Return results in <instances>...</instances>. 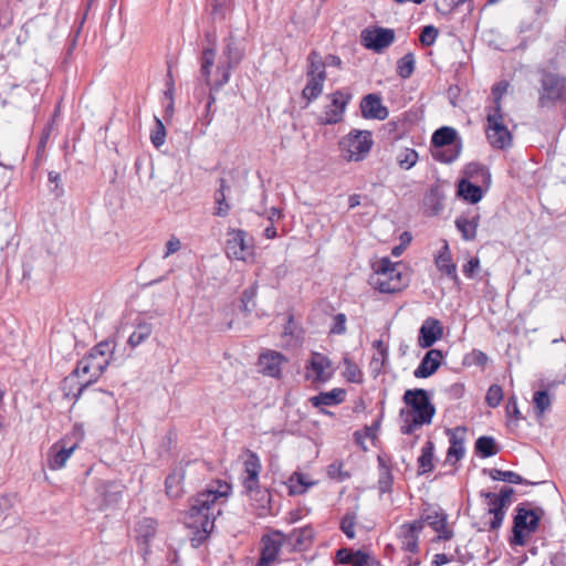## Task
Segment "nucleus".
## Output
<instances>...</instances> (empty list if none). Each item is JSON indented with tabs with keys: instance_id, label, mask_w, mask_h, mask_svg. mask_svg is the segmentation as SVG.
<instances>
[{
	"instance_id": "1",
	"label": "nucleus",
	"mask_w": 566,
	"mask_h": 566,
	"mask_svg": "<svg viewBox=\"0 0 566 566\" xmlns=\"http://www.w3.org/2000/svg\"><path fill=\"white\" fill-rule=\"evenodd\" d=\"M229 490L230 485L224 483L220 484L218 490L208 489L191 499L186 516V525L192 530L190 538L192 547L201 546L213 531V505L218 499L228 496Z\"/></svg>"
},
{
	"instance_id": "2",
	"label": "nucleus",
	"mask_w": 566,
	"mask_h": 566,
	"mask_svg": "<svg viewBox=\"0 0 566 566\" xmlns=\"http://www.w3.org/2000/svg\"><path fill=\"white\" fill-rule=\"evenodd\" d=\"M222 55L223 61L217 66L214 80L211 78V71L214 65L216 49L205 48L200 56V75L205 84L210 87L211 91H220L230 81L231 71L237 67L244 57V48L230 34L224 39Z\"/></svg>"
},
{
	"instance_id": "3",
	"label": "nucleus",
	"mask_w": 566,
	"mask_h": 566,
	"mask_svg": "<svg viewBox=\"0 0 566 566\" xmlns=\"http://www.w3.org/2000/svg\"><path fill=\"white\" fill-rule=\"evenodd\" d=\"M402 401L409 408L401 409L399 412L403 422L400 427L402 434H412L420 427L432 422L436 407L430 401L429 392L426 389H407L402 396Z\"/></svg>"
},
{
	"instance_id": "4",
	"label": "nucleus",
	"mask_w": 566,
	"mask_h": 566,
	"mask_svg": "<svg viewBox=\"0 0 566 566\" xmlns=\"http://www.w3.org/2000/svg\"><path fill=\"white\" fill-rule=\"evenodd\" d=\"M544 514V509L539 506H533L530 502L520 503L515 507L511 544L524 546L526 543V536L537 531Z\"/></svg>"
},
{
	"instance_id": "5",
	"label": "nucleus",
	"mask_w": 566,
	"mask_h": 566,
	"mask_svg": "<svg viewBox=\"0 0 566 566\" xmlns=\"http://www.w3.org/2000/svg\"><path fill=\"white\" fill-rule=\"evenodd\" d=\"M376 280L374 284L381 293H397L408 286V276L401 271V263H394L389 258H381L373 265Z\"/></svg>"
},
{
	"instance_id": "6",
	"label": "nucleus",
	"mask_w": 566,
	"mask_h": 566,
	"mask_svg": "<svg viewBox=\"0 0 566 566\" xmlns=\"http://www.w3.org/2000/svg\"><path fill=\"white\" fill-rule=\"evenodd\" d=\"M539 91L537 105L541 108L555 106L558 102H566V75L538 67Z\"/></svg>"
},
{
	"instance_id": "7",
	"label": "nucleus",
	"mask_w": 566,
	"mask_h": 566,
	"mask_svg": "<svg viewBox=\"0 0 566 566\" xmlns=\"http://www.w3.org/2000/svg\"><path fill=\"white\" fill-rule=\"evenodd\" d=\"M431 145L434 148L433 158L444 164L458 159L462 147L457 130L449 126H442L433 133Z\"/></svg>"
},
{
	"instance_id": "8",
	"label": "nucleus",
	"mask_w": 566,
	"mask_h": 566,
	"mask_svg": "<svg viewBox=\"0 0 566 566\" xmlns=\"http://www.w3.org/2000/svg\"><path fill=\"white\" fill-rule=\"evenodd\" d=\"M373 145V135L369 130L353 129L339 142V148L348 161L363 160L369 154Z\"/></svg>"
},
{
	"instance_id": "9",
	"label": "nucleus",
	"mask_w": 566,
	"mask_h": 566,
	"mask_svg": "<svg viewBox=\"0 0 566 566\" xmlns=\"http://www.w3.org/2000/svg\"><path fill=\"white\" fill-rule=\"evenodd\" d=\"M326 98L329 101L324 106L323 115L318 118L321 125H335L343 120L348 103L353 98V94L346 90H337L328 94Z\"/></svg>"
},
{
	"instance_id": "10",
	"label": "nucleus",
	"mask_w": 566,
	"mask_h": 566,
	"mask_svg": "<svg viewBox=\"0 0 566 566\" xmlns=\"http://www.w3.org/2000/svg\"><path fill=\"white\" fill-rule=\"evenodd\" d=\"M486 138L492 147L505 149L512 144V135L504 124L503 112H489Z\"/></svg>"
},
{
	"instance_id": "11",
	"label": "nucleus",
	"mask_w": 566,
	"mask_h": 566,
	"mask_svg": "<svg viewBox=\"0 0 566 566\" xmlns=\"http://www.w3.org/2000/svg\"><path fill=\"white\" fill-rule=\"evenodd\" d=\"M395 38L394 29L382 27L366 28L360 32L361 44L376 53H380L390 46Z\"/></svg>"
},
{
	"instance_id": "12",
	"label": "nucleus",
	"mask_w": 566,
	"mask_h": 566,
	"mask_svg": "<svg viewBox=\"0 0 566 566\" xmlns=\"http://www.w3.org/2000/svg\"><path fill=\"white\" fill-rule=\"evenodd\" d=\"M243 230H230L226 242V254L230 259L248 261L253 254V245Z\"/></svg>"
},
{
	"instance_id": "13",
	"label": "nucleus",
	"mask_w": 566,
	"mask_h": 566,
	"mask_svg": "<svg viewBox=\"0 0 566 566\" xmlns=\"http://www.w3.org/2000/svg\"><path fill=\"white\" fill-rule=\"evenodd\" d=\"M248 458L244 461V476H243V488L248 493H261L259 490V475L262 470L261 461L259 455L251 451L247 450ZM270 501V494L268 492H262V499Z\"/></svg>"
},
{
	"instance_id": "14",
	"label": "nucleus",
	"mask_w": 566,
	"mask_h": 566,
	"mask_svg": "<svg viewBox=\"0 0 566 566\" xmlns=\"http://www.w3.org/2000/svg\"><path fill=\"white\" fill-rule=\"evenodd\" d=\"M420 516L439 534V539L449 541L453 537V532L448 527L447 514L441 509L428 505L421 511Z\"/></svg>"
},
{
	"instance_id": "15",
	"label": "nucleus",
	"mask_w": 566,
	"mask_h": 566,
	"mask_svg": "<svg viewBox=\"0 0 566 566\" xmlns=\"http://www.w3.org/2000/svg\"><path fill=\"white\" fill-rule=\"evenodd\" d=\"M285 537L281 531H273L271 534L263 535V547L256 566H270L276 559Z\"/></svg>"
},
{
	"instance_id": "16",
	"label": "nucleus",
	"mask_w": 566,
	"mask_h": 566,
	"mask_svg": "<svg viewBox=\"0 0 566 566\" xmlns=\"http://www.w3.org/2000/svg\"><path fill=\"white\" fill-rule=\"evenodd\" d=\"M359 106L361 116L366 119L384 120L389 115L388 108L382 105L381 97L374 93L365 95Z\"/></svg>"
},
{
	"instance_id": "17",
	"label": "nucleus",
	"mask_w": 566,
	"mask_h": 566,
	"mask_svg": "<svg viewBox=\"0 0 566 566\" xmlns=\"http://www.w3.org/2000/svg\"><path fill=\"white\" fill-rule=\"evenodd\" d=\"M481 216L478 210L472 209L457 217L454 224L465 241H473L476 238V230Z\"/></svg>"
},
{
	"instance_id": "18",
	"label": "nucleus",
	"mask_w": 566,
	"mask_h": 566,
	"mask_svg": "<svg viewBox=\"0 0 566 566\" xmlns=\"http://www.w3.org/2000/svg\"><path fill=\"white\" fill-rule=\"evenodd\" d=\"M443 328L439 319L428 317L421 325L418 335V345L421 348L431 347L442 337Z\"/></svg>"
},
{
	"instance_id": "19",
	"label": "nucleus",
	"mask_w": 566,
	"mask_h": 566,
	"mask_svg": "<svg viewBox=\"0 0 566 566\" xmlns=\"http://www.w3.org/2000/svg\"><path fill=\"white\" fill-rule=\"evenodd\" d=\"M443 354L440 349L431 348L422 357L419 366L415 369L416 378H428L432 376L441 366Z\"/></svg>"
},
{
	"instance_id": "20",
	"label": "nucleus",
	"mask_w": 566,
	"mask_h": 566,
	"mask_svg": "<svg viewBox=\"0 0 566 566\" xmlns=\"http://www.w3.org/2000/svg\"><path fill=\"white\" fill-rule=\"evenodd\" d=\"M283 361H285L284 356L277 352L264 353L258 360L259 370L265 376L280 377Z\"/></svg>"
},
{
	"instance_id": "21",
	"label": "nucleus",
	"mask_w": 566,
	"mask_h": 566,
	"mask_svg": "<svg viewBox=\"0 0 566 566\" xmlns=\"http://www.w3.org/2000/svg\"><path fill=\"white\" fill-rule=\"evenodd\" d=\"M434 263L439 271L448 275L455 284L460 283V279L457 274V265L452 261L449 244L444 241L443 247L439 251V254L434 259Z\"/></svg>"
},
{
	"instance_id": "22",
	"label": "nucleus",
	"mask_w": 566,
	"mask_h": 566,
	"mask_svg": "<svg viewBox=\"0 0 566 566\" xmlns=\"http://www.w3.org/2000/svg\"><path fill=\"white\" fill-rule=\"evenodd\" d=\"M185 474V469L180 465L172 469V471L167 475L165 480V491L170 499L181 496L184 492L182 482Z\"/></svg>"
},
{
	"instance_id": "23",
	"label": "nucleus",
	"mask_w": 566,
	"mask_h": 566,
	"mask_svg": "<svg viewBox=\"0 0 566 566\" xmlns=\"http://www.w3.org/2000/svg\"><path fill=\"white\" fill-rule=\"evenodd\" d=\"M457 195L464 201L475 205L483 198V190L481 186L468 179H460L457 187Z\"/></svg>"
},
{
	"instance_id": "24",
	"label": "nucleus",
	"mask_w": 566,
	"mask_h": 566,
	"mask_svg": "<svg viewBox=\"0 0 566 566\" xmlns=\"http://www.w3.org/2000/svg\"><path fill=\"white\" fill-rule=\"evenodd\" d=\"M444 193L439 186H432L423 198V205L430 216H438L443 209Z\"/></svg>"
},
{
	"instance_id": "25",
	"label": "nucleus",
	"mask_w": 566,
	"mask_h": 566,
	"mask_svg": "<svg viewBox=\"0 0 566 566\" xmlns=\"http://www.w3.org/2000/svg\"><path fill=\"white\" fill-rule=\"evenodd\" d=\"M346 396L345 389L334 388L328 392H319L316 396L310 398V402L313 407H322V406H334L339 405L344 401Z\"/></svg>"
},
{
	"instance_id": "26",
	"label": "nucleus",
	"mask_w": 566,
	"mask_h": 566,
	"mask_svg": "<svg viewBox=\"0 0 566 566\" xmlns=\"http://www.w3.org/2000/svg\"><path fill=\"white\" fill-rule=\"evenodd\" d=\"M230 187L224 178L219 179V188L214 192V211L213 214L218 217H227L231 209L230 203L227 201V192Z\"/></svg>"
},
{
	"instance_id": "27",
	"label": "nucleus",
	"mask_w": 566,
	"mask_h": 566,
	"mask_svg": "<svg viewBox=\"0 0 566 566\" xmlns=\"http://www.w3.org/2000/svg\"><path fill=\"white\" fill-rule=\"evenodd\" d=\"M329 367L331 360L319 353H313L307 366V368L314 371L315 379L319 381H326L332 377V373L326 371Z\"/></svg>"
},
{
	"instance_id": "28",
	"label": "nucleus",
	"mask_w": 566,
	"mask_h": 566,
	"mask_svg": "<svg viewBox=\"0 0 566 566\" xmlns=\"http://www.w3.org/2000/svg\"><path fill=\"white\" fill-rule=\"evenodd\" d=\"M465 432L464 428H457L455 431L448 429L447 433L449 434L450 447L447 452V457L449 460L454 459L459 461L464 455V437H459L457 431Z\"/></svg>"
},
{
	"instance_id": "29",
	"label": "nucleus",
	"mask_w": 566,
	"mask_h": 566,
	"mask_svg": "<svg viewBox=\"0 0 566 566\" xmlns=\"http://www.w3.org/2000/svg\"><path fill=\"white\" fill-rule=\"evenodd\" d=\"M464 178L471 181L473 179L475 182H482L486 186L491 182V174L489 169L479 163H469L464 168Z\"/></svg>"
},
{
	"instance_id": "30",
	"label": "nucleus",
	"mask_w": 566,
	"mask_h": 566,
	"mask_svg": "<svg viewBox=\"0 0 566 566\" xmlns=\"http://www.w3.org/2000/svg\"><path fill=\"white\" fill-rule=\"evenodd\" d=\"M483 474H488L494 481H504L513 484H532L535 483L525 480L523 476L513 471H502L500 469H483Z\"/></svg>"
},
{
	"instance_id": "31",
	"label": "nucleus",
	"mask_w": 566,
	"mask_h": 566,
	"mask_svg": "<svg viewBox=\"0 0 566 566\" xmlns=\"http://www.w3.org/2000/svg\"><path fill=\"white\" fill-rule=\"evenodd\" d=\"M74 449V446L70 448H57V444H54L50 451L49 468L52 470L63 468L69 458L71 457V454L73 453Z\"/></svg>"
},
{
	"instance_id": "32",
	"label": "nucleus",
	"mask_w": 566,
	"mask_h": 566,
	"mask_svg": "<svg viewBox=\"0 0 566 566\" xmlns=\"http://www.w3.org/2000/svg\"><path fill=\"white\" fill-rule=\"evenodd\" d=\"M433 452H434V443L431 440H428L421 449V454L418 458V474L422 475L428 472H431L434 468L433 465Z\"/></svg>"
},
{
	"instance_id": "33",
	"label": "nucleus",
	"mask_w": 566,
	"mask_h": 566,
	"mask_svg": "<svg viewBox=\"0 0 566 566\" xmlns=\"http://www.w3.org/2000/svg\"><path fill=\"white\" fill-rule=\"evenodd\" d=\"M88 366L90 364L87 363V359H84L83 357L81 360H78L76 368L71 373L83 380L82 385L76 391V396H81L84 389H86L90 385L96 381L92 380L93 370Z\"/></svg>"
},
{
	"instance_id": "34",
	"label": "nucleus",
	"mask_w": 566,
	"mask_h": 566,
	"mask_svg": "<svg viewBox=\"0 0 566 566\" xmlns=\"http://www.w3.org/2000/svg\"><path fill=\"white\" fill-rule=\"evenodd\" d=\"M474 450L481 458H490L500 451V447L493 437L481 436L475 441Z\"/></svg>"
},
{
	"instance_id": "35",
	"label": "nucleus",
	"mask_w": 566,
	"mask_h": 566,
	"mask_svg": "<svg viewBox=\"0 0 566 566\" xmlns=\"http://www.w3.org/2000/svg\"><path fill=\"white\" fill-rule=\"evenodd\" d=\"M325 80L322 76L307 77V83L302 91V97L307 101V104L315 101L322 94Z\"/></svg>"
},
{
	"instance_id": "36",
	"label": "nucleus",
	"mask_w": 566,
	"mask_h": 566,
	"mask_svg": "<svg viewBox=\"0 0 566 566\" xmlns=\"http://www.w3.org/2000/svg\"><path fill=\"white\" fill-rule=\"evenodd\" d=\"M308 67L306 71L307 77L322 76L326 78L325 62L317 51H312L307 56Z\"/></svg>"
},
{
	"instance_id": "37",
	"label": "nucleus",
	"mask_w": 566,
	"mask_h": 566,
	"mask_svg": "<svg viewBox=\"0 0 566 566\" xmlns=\"http://www.w3.org/2000/svg\"><path fill=\"white\" fill-rule=\"evenodd\" d=\"M157 523L151 517H143L136 525L137 538L142 539L143 543H148L156 534Z\"/></svg>"
},
{
	"instance_id": "38",
	"label": "nucleus",
	"mask_w": 566,
	"mask_h": 566,
	"mask_svg": "<svg viewBox=\"0 0 566 566\" xmlns=\"http://www.w3.org/2000/svg\"><path fill=\"white\" fill-rule=\"evenodd\" d=\"M379 464V479H378V489L380 493H387L391 491V485L394 482V476L390 468L386 464L382 457H378Z\"/></svg>"
},
{
	"instance_id": "39",
	"label": "nucleus",
	"mask_w": 566,
	"mask_h": 566,
	"mask_svg": "<svg viewBox=\"0 0 566 566\" xmlns=\"http://www.w3.org/2000/svg\"><path fill=\"white\" fill-rule=\"evenodd\" d=\"M534 411L537 417H543L551 409L552 400L548 390H537L533 396Z\"/></svg>"
},
{
	"instance_id": "40",
	"label": "nucleus",
	"mask_w": 566,
	"mask_h": 566,
	"mask_svg": "<svg viewBox=\"0 0 566 566\" xmlns=\"http://www.w3.org/2000/svg\"><path fill=\"white\" fill-rule=\"evenodd\" d=\"M416 67V59L412 52H408L397 61V74L399 77L407 80L409 78Z\"/></svg>"
},
{
	"instance_id": "41",
	"label": "nucleus",
	"mask_w": 566,
	"mask_h": 566,
	"mask_svg": "<svg viewBox=\"0 0 566 566\" xmlns=\"http://www.w3.org/2000/svg\"><path fill=\"white\" fill-rule=\"evenodd\" d=\"M489 505L488 514L493 515V518L490 522V530H497L504 521L505 506L502 504L500 505V502L495 500H489Z\"/></svg>"
},
{
	"instance_id": "42",
	"label": "nucleus",
	"mask_w": 566,
	"mask_h": 566,
	"mask_svg": "<svg viewBox=\"0 0 566 566\" xmlns=\"http://www.w3.org/2000/svg\"><path fill=\"white\" fill-rule=\"evenodd\" d=\"M153 328L148 323H140L137 328L128 337V345L133 348L144 343L151 334Z\"/></svg>"
},
{
	"instance_id": "43",
	"label": "nucleus",
	"mask_w": 566,
	"mask_h": 566,
	"mask_svg": "<svg viewBox=\"0 0 566 566\" xmlns=\"http://www.w3.org/2000/svg\"><path fill=\"white\" fill-rule=\"evenodd\" d=\"M312 484L313 482H308L304 474L294 472L289 479L290 494H303Z\"/></svg>"
},
{
	"instance_id": "44",
	"label": "nucleus",
	"mask_w": 566,
	"mask_h": 566,
	"mask_svg": "<svg viewBox=\"0 0 566 566\" xmlns=\"http://www.w3.org/2000/svg\"><path fill=\"white\" fill-rule=\"evenodd\" d=\"M84 359H87V363L90 364V368L93 370V379L97 380L102 374L105 371L109 364L108 358H104L101 356H95L92 353H88L86 356H84Z\"/></svg>"
},
{
	"instance_id": "45",
	"label": "nucleus",
	"mask_w": 566,
	"mask_h": 566,
	"mask_svg": "<svg viewBox=\"0 0 566 566\" xmlns=\"http://www.w3.org/2000/svg\"><path fill=\"white\" fill-rule=\"evenodd\" d=\"M82 379L77 378L73 374H70L62 381V390L64 392V396L67 398H73L75 401H77L81 396H76V391L82 385Z\"/></svg>"
},
{
	"instance_id": "46",
	"label": "nucleus",
	"mask_w": 566,
	"mask_h": 566,
	"mask_svg": "<svg viewBox=\"0 0 566 566\" xmlns=\"http://www.w3.org/2000/svg\"><path fill=\"white\" fill-rule=\"evenodd\" d=\"M258 293V285L252 284L251 286L247 287L241 295V310L244 313H251L255 308V297Z\"/></svg>"
},
{
	"instance_id": "47",
	"label": "nucleus",
	"mask_w": 566,
	"mask_h": 566,
	"mask_svg": "<svg viewBox=\"0 0 566 566\" xmlns=\"http://www.w3.org/2000/svg\"><path fill=\"white\" fill-rule=\"evenodd\" d=\"M344 376L349 382L360 384L363 381V373L360 368L347 356L344 357Z\"/></svg>"
},
{
	"instance_id": "48",
	"label": "nucleus",
	"mask_w": 566,
	"mask_h": 566,
	"mask_svg": "<svg viewBox=\"0 0 566 566\" xmlns=\"http://www.w3.org/2000/svg\"><path fill=\"white\" fill-rule=\"evenodd\" d=\"M231 6V0H210L209 7L211 9V18L217 20H223Z\"/></svg>"
},
{
	"instance_id": "49",
	"label": "nucleus",
	"mask_w": 566,
	"mask_h": 566,
	"mask_svg": "<svg viewBox=\"0 0 566 566\" xmlns=\"http://www.w3.org/2000/svg\"><path fill=\"white\" fill-rule=\"evenodd\" d=\"M514 494V489L504 486L501 489L499 494L481 491L480 495L482 497H485L488 500H495L500 502V505H504L505 507L510 505L511 503V496Z\"/></svg>"
},
{
	"instance_id": "50",
	"label": "nucleus",
	"mask_w": 566,
	"mask_h": 566,
	"mask_svg": "<svg viewBox=\"0 0 566 566\" xmlns=\"http://www.w3.org/2000/svg\"><path fill=\"white\" fill-rule=\"evenodd\" d=\"M509 83L506 81L497 82L492 87V96L494 105L489 112H502L501 99L506 93Z\"/></svg>"
},
{
	"instance_id": "51",
	"label": "nucleus",
	"mask_w": 566,
	"mask_h": 566,
	"mask_svg": "<svg viewBox=\"0 0 566 566\" xmlns=\"http://www.w3.org/2000/svg\"><path fill=\"white\" fill-rule=\"evenodd\" d=\"M398 164L402 169L409 170L411 169L417 160H418V153L412 148H406L398 157H397Z\"/></svg>"
},
{
	"instance_id": "52",
	"label": "nucleus",
	"mask_w": 566,
	"mask_h": 566,
	"mask_svg": "<svg viewBox=\"0 0 566 566\" xmlns=\"http://www.w3.org/2000/svg\"><path fill=\"white\" fill-rule=\"evenodd\" d=\"M503 399V389L500 385L493 384L489 387L485 396V402L489 407H497Z\"/></svg>"
},
{
	"instance_id": "53",
	"label": "nucleus",
	"mask_w": 566,
	"mask_h": 566,
	"mask_svg": "<svg viewBox=\"0 0 566 566\" xmlns=\"http://www.w3.org/2000/svg\"><path fill=\"white\" fill-rule=\"evenodd\" d=\"M166 138V128L158 117L155 116V129L150 134V140L156 148L164 145Z\"/></svg>"
},
{
	"instance_id": "54",
	"label": "nucleus",
	"mask_w": 566,
	"mask_h": 566,
	"mask_svg": "<svg viewBox=\"0 0 566 566\" xmlns=\"http://www.w3.org/2000/svg\"><path fill=\"white\" fill-rule=\"evenodd\" d=\"M356 514L347 512L340 520V530L350 539L355 538Z\"/></svg>"
},
{
	"instance_id": "55",
	"label": "nucleus",
	"mask_w": 566,
	"mask_h": 566,
	"mask_svg": "<svg viewBox=\"0 0 566 566\" xmlns=\"http://www.w3.org/2000/svg\"><path fill=\"white\" fill-rule=\"evenodd\" d=\"M467 1L468 0H441V2L436 1L434 7L438 12L448 15Z\"/></svg>"
},
{
	"instance_id": "56",
	"label": "nucleus",
	"mask_w": 566,
	"mask_h": 566,
	"mask_svg": "<svg viewBox=\"0 0 566 566\" xmlns=\"http://www.w3.org/2000/svg\"><path fill=\"white\" fill-rule=\"evenodd\" d=\"M438 36V29L433 25H426L422 28L419 41L423 46H431Z\"/></svg>"
},
{
	"instance_id": "57",
	"label": "nucleus",
	"mask_w": 566,
	"mask_h": 566,
	"mask_svg": "<svg viewBox=\"0 0 566 566\" xmlns=\"http://www.w3.org/2000/svg\"><path fill=\"white\" fill-rule=\"evenodd\" d=\"M505 413H506V417L509 418V426L511 424L512 419L515 421L523 419V416L518 409L517 399L515 396H511L507 399L506 407H505Z\"/></svg>"
},
{
	"instance_id": "58",
	"label": "nucleus",
	"mask_w": 566,
	"mask_h": 566,
	"mask_svg": "<svg viewBox=\"0 0 566 566\" xmlns=\"http://www.w3.org/2000/svg\"><path fill=\"white\" fill-rule=\"evenodd\" d=\"M114 343L112 340H103L95 345L90 353L95 356H101L109 359V355L113 353Z\"/></svg>"
},
{
	"instance_id": "59",
	"label": "nucleus",
	"mask_w": 566,
	"mask_h": 566,
	"mask_svg": "<svg viewBox=\"0 0 566 566\" xmlns=\"http://www.w3.org/2000/svg\"><path fill=\"white\" fill-rule=\"evenodd\" d=\"M346 315L343 313H338L333 317V324L331 326L329 333L336 335H343L346 332Z\"/></svg>"
},
{
	"instance_id": "60",
	"label": "nucleus",
	"mask_w": 566,
	"mask_h": 566,
	"mask_svg": "<svg viewBox=\"0 0 566 566\" xmlns=\"http://www.w3.org/2000/svg\"><path fill=\"white\" fill-rule=\"evenodd\" d=\"M403 545L405 549L410 553H417L418 552V535L413 533H409L408 531L403 530Z\"/></svg>"
},
{
	"instance_id": "61",
	"label": "nucleus",
	"mask_w": 566,
	"mask_h": 566,
	"mask_svg": "<svg viewBox=\"0 0 566 566\" xmlns=\"http://www.w3.org/2000/svg\"><path fill=\"white\" fill-rule=\"evenodd\" d=\"M49 181L51 184H54V188L52 189V192L56 198H60L64 195V189L61 185V175L56 171H50L49 172Z\"/></svg>"
},
{
	"instance_id": "62",
	"label": "nucleus",
	"mask_w": 566,
	"mask_h": 566,
	"mask_svg": "<svg viewBox=\"0 0 566 566\" xmlns=\"http://www.w3.org/2000/svg\"><path fill=\"white\" fill-rule=\"evenodd\" d=\"M371 558H369L368 554L363 551H356L353 553L352 560L349 565L352 566H367Z\"/></svg>"
},
{
	"instance_id": "63",
	"label": "nucleus",
	"mask_w": 566,
	"mask_h": 566,
	"mask_svg": "<svg viewBox=\"0 0 566 566\" xmlns=\"http://www.w3.org/2000/svg\"><path fill=\"white\" fill-rule=\"evenodd\" d=\"M480 268V260L478 258H471L464 265H463V274L467 277L472 279L475 275V272Z\"/></svg>"
},
{
	"instance_id": "64",
	"label": "nucleus",
	"mask_w": 566,
	"mask_h": 566,
	"mask_svg": "<svg viewBox=\"0 0 566 566\" xmlns=\"http://www.w3.org/2000/svg\"><path fill=\"white\" fill-rule=\"evenodd\" d=\"M446 391L451 399H460L464 395V385L461 382L452 384Z\"/></svg>"
}]
</instances>
